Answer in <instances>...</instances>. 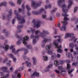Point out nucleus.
I'll return each mask as SVG.
<instances>
[{
	"label": "nucleus",
	"instance_id": "nucleus-10",
	"mask_svg": "<svg viewBox=\"0 0 78 78\" xmlns=\"http://www.w3.org/2000/svg\"><path fill=\"white\" fill-rule=\"evenodd\" d=\"M67 66L66 67V69L67 70H68V73L69 74H71L72 73V72L74 70V69H72L70 71V65L69 64H67Z\"/></svg>",
	"mask_w": 78,
	"mask_h": 78
},
{
	"label": "nucleus",
	"instance_id": "nucleus-36",
	"mask_svg": "<svg viewBox=\"0 0 78 78\" xmlns=\"http://www.w3.org/2000/svg\"><path fill=\"white\" fill-rule=\"evenodd\" d=\"M78 9V7H76L75 8L74 10V13H75L76 12L77 10Z\"/></svg>",
	"mask_w": 78,
	"mask_h": 78
},
{
	"label": "nucleus",
	"instance_id": "nucleus-62",
	"mask_svg": "<svg viewBox=\"0 0 78 78\" xmlns=\"http://www.w3.org/2000/svg\"><path fill=\"white\" fill-rule=\"evenodd\" d=\"M51 58H53V59L55 58V55H52V57Z\"/></svg>",
	"mask_w": 78,
	"mask_h": 78
},
{
	"label": "nucleus",
	"instance_id": "nucleus-27",
	"mask_svg": "<svg viewBox=\"0 0 78 78\" xmlns=\"http://www.w3.org/2000/svg\"><path fill=\"white\" fill-rule=\"evenodd\" d=\"M7 5V3L6 2H4L3 3H1L0 5V7L2 6H6Z\"/></svg>",
	"mask_w": 78,
	"mask_h": 78
},
{
	"label": "nucleus",
	"instance_id": "nucleus-31",
	"mask_svg": "<svg viewBox=\"0 0 78 78\" xmlns=\"http://www.w3.org/2000/svg\"><path fill=\"white\" fill-rule=\"evenodd\" d=\"M26 47L27 48H29V49H31L32 48V46L30 45H27Z\"/></svg>",
	"mask_w": 78,
	"mask_h": 78
},
{
	"label": "nucleus",
	"instance_id": "nucleus-37",
	"mask_svg": "<svg viewBox=\"0 0 78 78\" xmlns=\"http://www.w3.org/2000/svg\"><path fill=\"white\" fill-rule=\"evenodd\" d=\"M24 66H23L22 67H21L19 69L20 71H21V70H23L24 69Z\"/></svg>",
	"mask_w": 78,
	"mask_h": 78
},
{
	"label": "nucleus",
	"instance_id": "nucleus-51",
	"mask_svg": "<svg viewBox=\"0 0 78 78\" xmlns=\"http://www.w3.org/2000/svg\"><path fill=\"white\" fill-rule=\"evenodd\" d=\"M42 17L43 19H45V18L46 17V15H42Z\"/></svg>",
	"mask_w": 78,
	"mask_h": 78
},
{
	"label": "nucleus",
	"instance_id": "nucleus-13",
	"mask_svg": "<svg viewBox=\"0 0 78 78\" xmlns=\"http://www.w3.org/2000/svg\"><path fill=\"white\" fill-rule=\"evenodd\" d=\"M12 10L11 9L9 12V14H8L7 15V19L8 20H9V19L11 18V16L12 15Z\"/></svg>",
	"mask_w": 78,
	"mask_h": 78
},
{
	"label": "nucleus",
	"instance_id": "nucleus-47",
	"mask_svg": "<svg viewBox=\"0 0 78 78\" xmlns=\"http://www.w3.org/2000/svg\"><path fill=\"white\" fill-rule=\"evenodd\" d=\"M14 45H12L11 46V47H10V50H11L12 49H13V48H14Z\"/></svg>",
	"mask_w": 78,
	"mask_h": 78
},
{
	"label": "nucleus",
	"instance_id": "nucleus-5",
	"mask_svg": "<svg viewBox=\"0 0 78 78\" xmlns=\"http://www.w3.org/2000/svg\"><path fill=\"white\" fill-rule=\"evenodd\" d=\"M41 4V2H40L38 3H36L35 2L33 1L32 2V7H33L34 9H36L37 6H39Z\"/></svg>",
	"mask_w": 78,
	"mask_h": 78
},
{
	"label": "nucleus",
	"instance_id": "nucleus-11",
	"mask_svg": "<svg viewBox=\"0 0 78 78\" xmlns=\"http://www.w3.org/2000/svg\"><path fill=\"white\" fill-rule=\"evenodd\" d=\"M15 36L19 39L17 42V44L18 45H20V44H21V41H22V38H21L20 36H18L17 34H16Z\"/></svg>",
	"mask_w": 78,
	"mask_h": 78
},
{
	"label": "nucleus",
	"instance_id": "nucleus-19",
	"mask_svg": "<svg viewBox=\"0 0 78 78\" xmlns=\"http://www.w3.org/2000/svg\"><path fill=\"white\" fill-rule=\"evenodd\" d=\"M53 66V65L52 64H50L47 67L46 69L44 70L45 72H48V70H49V68H50V67H51Z\"/></svg>",
	"mask_w": 78,
	"mask_h": 78
},
{
	"label": "nucleus",
	"instance_id": "nucleus-35",
	"mask_svg": "<svg viewBox=\"0 0 78 78\" xmlns=\"http://www.w3.org/2000/svg\"><path fill=\"white\" fill-rule=\"evenodd\" d=\"M65 62L64 60H61L60 61V63L61 65H62L63 63Z\"/></svg>",
	"mask_w": 78,
	"mask_h": 78
},
{
	"label": "nucleus",
	"instance_id": "nucleus-23",
	"mask_svg": "<svg viewBox=\"0 0 78 78\" xmlns=\"http://www.w3.org/2000/svg\"><path fill=\"white\" fill-rule=\"evenodd\" d=\"M54 65L56 67H58L59 66V62L57 60H55L54 61Z\"/></svg>",
	"mask_w": 78,
	"mask_h": 78
},
{
	"label": "nucleus",
	"instance_id": "nucleus-14",
	"mask_svg": "<svg viewBox=\"0 0 78 78\" xmlns=\"http://www.w3.org/2000/svg\"><path fill=\"white\" fill-rule=\"evenodd\" d=\"M69 47L71 48V49H70V50L71 51V52H73V48L74 47V45L73 43H70L69 44Z\"/></svg>",
	"mask_w": 78,
	"mask_h": 78
},
{
	"label": "nucleus",
	"instance_id": "nucleus-6",
	"mask_svg": "<svg viewBox=\"0 0 78 78\" xmlns=\"http://www.w3.org/2000/svg\"><path fill=\"white\" fill-rule=\"evenodd\" d=\"M14 74L12 75V78H17V76L18 78H21V74L20 73H18V70H16Z\"/></svg>",
	"mask_w": 78,
	"mask_h": 78
},
{
	"label": "nucleus",
	"instance_id": "nucleus-54",
	"mask_svg": "<svg viewBox=\"0 0 78 78\" xmlns=\"http://www.w3.org/2000/svg\"><path fill=\"white\" fill-rule=\"evenodd\" d=\"M72 66H76V63H75V62H73L72 63Z\"/></svg>",
	"mask_w": 78,
	"mask_h": 78
},
{
	"label": "nucleus",
	"instance_id": "nucleus-7",
	"mask_svg": "<svg viewBox=\"0 0 78 78\" xmlns=\"http://www.w3.org/2000/svg\"><path fill=\"white\" fill-rule=\"evenodd\" d=\"M22 50L23 51H25V52L24 54V55H25L28 52V50L27 49H25V48H23L22 49H18L16 52L15 53V54L16 55H17V54H18V51H22Z\"/></svg>",
	"mask_w": 78,
	"mask_h": 78
},
{
	"label": "nucleus",
	"instance_id": "nucleus-46",
	"mask_svg": "<svg viewBox=\"0 0 78 78\" xmlns=\"http://www.w3.org/2000/svg\"><path fill=\"white\" fill-rule=\"evenodd\" d=\"M16 51V49L14 48L12 49V53H14Z\"/></svg>",
	"mask_w": 78,
	"mask_h": 78
},
{
	"label": "nucleus",
	"instance_id": "nucleus-59",
	"mask_svg": "<svg viewBox=\"0 0 78 78\" xmlns=\"http://www.w3.org/2000/svg\"><path fill=\"white\" fill-rule=\"evenodd\" d=\"M23 58L24 60H25L26 59H27V57L26 56H24V57Z\"/></svg>",
	"mask_w": 78,
	"mask_h": 78
},
{
	"label": "nucleus",
	"instance_id": "nucleus-29",
	"mask_svg": "<svg viewBox=\"0 0 78 78\" xmlns=\"http://www.w3.org/2000/svg\"><path fill=\"white\" fill-rule=\"evenodd\" d=\"M26 64L27 65V67H30V66H31V64L30 63L28 62L27 61L26 62Z\"/></svg>",
	"mask_w": 78,
	"mask_h": 78
},
{
	"label": "nucleus",
	"instance_id": "nucleus-60",
	"mask_svg": "<svg viewBox=\"0 0 78 78\" xmlns=\"http://www.w3.org/2000/svg\"><path fill=\"white\" fill-rule=\"evenodd\" d=\"M2 19H4V20H5V17L4 16H2Z\"/></svg>",
	"mask_w": 78,
	"mask_h": 78
},
{
	"label": "nucleus",
	"instance_id": "nucleus-38",
	"mask_svg": "<svg viewBox=\"0 0 78 78\" xmlns=\"http://www.w3.org/2000/svg\"><path fill=\"white\" fill-rule=\"evenodd\" d=\"M22 0H18L17 3L19 5H20L21 4V2H22Z\"/></svg>",
	"mask_w": 78,
	"mask_h": 78
},
{
	"label": "nucleus",
	"instance_id": "nucleus-55",
	"mask_svg": "<svg viewBox=\"0 0 78 78\" xmlns=\"http://www.w3.org/2000/svg\"><path fill=\"white\" fill-rule=\"evenodd\" d=\"M55 74H53L51 75V77H54V76H55Z\"/></svg>",
	"mask_w": 78,
	"mask_h": 78
},
{
	"label": "nucleus",
	"instance_id": "nucleus-8",
	"mask_svg": "<svg viewBox=\"0 0 78 78\" xmlns=\"http://www.w3.org/2000/svg\"><path fill=\"white\" fill-rule=\"evenodd\" d=\"M43 11H44V14L46 13V11H44V9L42 8H41L39 12H37L36 11H33L32 12L34 14H35L36 15H39V14H41Z\"/></svg>",
	"mask_w": 78,
	"mask_h": 78
},
{
	"label": "nucleus",
	"instance_id": "nucleus-22",
	"mask_svg": "<svg viewBox=\"0 0 78 78\" xmlns=\"http://www.w3.org/2000/svg\"><path fill=\"white\" fill-rule=\"evenodd\" d=\"M37 24H34V27H40V23H41V22L39 21H37Z\"/></svg>",
	"mask_w": 78,
	"mask_h": 78
},
{
	"label": "nucleus",
	"instance_id": "nucleus-52",
	"mask_svg": "<svg viewBox=\"0 0 78 78\" xmlns=\"http://www.w3.org/2000/svg\"><path fill=\"white\" fill-rule=\"evenodd\" d=\"M57 58H60V57L61 56V55H60V54H58L57 55Z\"/></svg>",
	"mask_w": 78,
	"mask_h": 78
},
{
	"label": "nucleus",
	"instance_id": "nucleus-9",
	"mask_svg": "<svg viewBox=\"0 0 78 78\" xmlns=\"http://www.w3.org/2000/svg\"><path fill=\"white\" fill-rule=\"evenodd\" d=\"M51 47V44L48 45L46 46V49L47 50H48L47 53L49 55H51L52 53V52L50 50V48Z\"/></svg>",
	"mask_w": 78,
	"mask_h": 78
},
{
	"label": "nucleus",
	"instance_id": "nucleus-63",
	"mask_svg": "<svg viewBox=\"0 0 78 78\" xmlns=\"http://www.w3.org/2000/svg\"><path fill=\"white\" fill-rule=\"evenodd\" d=\"M19 12H21V11H22V9H19Z\"/></svg>",
	"mask_w": 78,
	"mask_h": 78
},
{
	"label": "nucleus",
	"instance_id": "nucleus-25",
	"mask_svg": "<svg viewBox=\"0 0 78 78\" xmlns=\"http://www.w3.org/2000/svg\"><path fill=\"white\" fill-rule=\"evenodd\" d=\"M65 1L64 0H58V5L59 6H60L61 3H62V2H64Z\"/></svg>",
	"mask_w": 78,
	"mask_h": 78
},
{
	"label": "nucleus",
	"instance_id": "nucleus-56",
	"mask_svg": "<svg viewBox=\"0 0 78 78\" xmlns=\"http://www.w3.org/2000/svg\"><path fill=\"white\" fill-rule=\"evenodd\" d=\"M32 22H33V23H34L35 24H36V23H35V20H34L32 21Z\"/></svg>",
	"mask_w": 78,
	"mask_h": 78
},
{
	"label": "nucleus",
	"instance_id": "nucleus-32",
	"mask_svg": "<svg viewBox=\"0 0 78 78\" xmlns=\"http://www.w3.org/2000/svg\"><path fill=\"white\" fill-rule=\"evenodd\" d=\"M55 72L58 74V76H59V74L60 73V71H58V70L56 69L55 70Z\"/></svg>",
	"mask_w": 78,
	"mask_h": 78
},
{
	"label": "nucleus",
	"instance_id": "nucleus-26",
	"mask_svg": "<svg viewBox=\"0 0 78 78\" xmlns=\"http://www.w3.org/2000/svg\"><path fill=\"white\" fill-rule=\"evenodd\" d=\"M9 56L10 57V58H13V61L14 62H16V58H15L14 57V55H12V54H9Z\"/></svg>",
	"mask_w": 78,
	"mask_h": 78
},
{
	"label": "nucleus",
	"instance_id": "nucleus-2",
	"mask_svg": "<svg viewBox=\"0 0 78 78\" xmlns=\"http://www.w3.org/2000/svg\"><path fill=\"white\" fill-rule=\"evenodd\" d=\"M43 32L44 34L38 30H37L35 32V36L34 37V38L33 40V44L34 45L35 44H36V39H37L39 37V35H37V34H39V36L43 38L44 41H42V47H44L45 45V43L46 42L48 41V40L45 39L44 38V37H45V34H48L49 33L48 32L45 30H43Z\"/></svg>",
	"mask_w": 78,
	"mask_h": 78
},
{
	"label": "nucleus",
	"instance_id": "nucleus-39",
	"mask_svg": "<svg viewBox=\"0 0 78 78\" xmlns=\"http://www.w3.org/2000/svg\"><path fill=\"white\" fill-rule=\"evenodd\" d=\"M5 75V73H2V72L0 73V76H2L1 77H2V76H4Z\"/></svg>",
	"mask_w": 78,
	"mask_h": 78
},
{
	"label": "nucleus",
	"instance_id": "nucleus-30",
	"mask_svg": "<svg viewBox=\"0 0 78 78\" xmlns=\"http://www.w3.org/2000/svg\"><path fill=\"white\" fill-rule=\"evenodd\" d=\"M51 8V4L49 5L48 6L45 5V9H47V8Z\"/></svg>",
	"mask_w": 78,
	"mask_h": 78
},
{
	"label": "nucleus",
	"instance_id": "nucleus-24",
	"mask_svg": "<svg viewBox=\"0 0 78 78\" xmlns=\"http://www.w3.org/2000/svg\"><path fill=\"white\" fill-rule=\"evenodd\" d=\"M66 56L67 57H68V58H70V57H72V59L73 57H72V55L71 53H66Z\"/></svg>",
	"mask_w": 78,
	"mask_h": 78
},
{
	"label": "nucleus",
	"instance_id": "nucleus-28",
	"mask_svg": "<svg viewBox=\"0 0 78 78\" xmlns=\"http://www.w3.org/2000/svg\"><path fill=\"white\" fill-rule=\"evenodd\" d=\"M33 63L34 65L36 64V59L35 57H33Z\"/></svg>",
	"mask_w": 78,
	"mask_h": 78
},
{
	"label": "nucleus",
	"instance_id": "nucleus-45",
	"mask_svg": "<svg viewBox=\"0 0 78 78\" xmlns=\"http://www.w3.org/2000/svg\"><path fill=\"white\" fill-rule=\"evenodd\" d=\"M22 8L23 9V10L25 9V5H24V4H23L22 5Z\"/></svg>",
	"mask_w": 78,
	"mask_h": 78
},
{
	"label": "nucleus",
	"instance_id": "nucleus-49",
	"mask_svg": "<svg viewBox=\"0 0 78 78\" xmlns=\"http://www.w3.org/2000/svg\"><path fill=\"white\" fill-rule=\"evenodd\" d=\"M7 59H5L3 61V63H6V62L7 61Z\"/></svg>",
	"mask_w": 78,
	"mask_h": 78
},
{
	"label": "nucleus",
	"instance_id": "nucleus-42",
	"mask_svg": "<svg viewBox=\"0 0 78 78\" xmlns=\"http://www.w3.org/2000/svg\"><path fill=\"white\" fill-rule=\"evenodd\" d=\"M10 70L11 72H13V67H11L10 68Z\"/></svg>",
	"mask_w": 78,
	"mask_h": 78
},
{
	"label": "nucleus",
	"instance_id": "nucleus-53",
	"mask_svg": "<svg viewBox=\"0 0 78 78\" xmlns=\"http://www.w3.org/2000/svg\"><path fill=\"white\" fill-rule=\"evenodd\" d=\"M7 65L8 66H11V64L10 63V62H9V63H7Z\"/></svg>",
	"mask_w": 78,
	"mask_h": 78
},
{
	"label": "nucleus",
	"instance_id": "nucleus-16",
	"mask_svg": "<svg viewBox=\"0 0 78 78\" xmlns=\"http://www.w3.org/2000/svg\"><path fill=\"white\" fill-rule=\"evenodd\" d=\"M73 34L68 33L65 35V38H66L67 37H71L72 36H73Z\"/></svg>",
	"mask_w": 78,
	"mask_h": 78
},
{
	"label": "nucleus",
	"instance_id": "nucleus-58",
	"mask_svg": "<svg viewBox=\"0 0 78 78\" xmlns=\"http://www.w3.org/2000/svg\"><path fill=\"white\" fill-rule=\"evenodd\" d=\"M76 41H77V38H76L74 40V42L75 43L76 42Z\"/></svg>",
	"mask_w": 78,
	"mask_h": 78
},
{
	"label": "nucleus",
	"instance_id": "nucleus-41",
	"mask_svg": "<svg viewBox=\"0 0 78 78\" xmlns=\"http://www.w3.org/2000/svg\"><path fill=\"white\" fill-rule=\"evenodd\" d=\"M66 63H70V61L69 60H67L66 61Z\"/></svg>",
	"mask_w": 78,
	"mask_h": 78
},
{
	"label": "nucleus",
	"instance_id": "nucleus-17",
	"mask_svg": "<svg viewBox=\"0 0 78 78\" xmlns=\"http://www.w3.org/2000/svg\"><path fill=\"white\" fill-rule=\"evenodd\" d=\"M8 68H7V67L6 66H5L4 67H2L1 68V70L3 72H8V70H7Z\"/></svg>",
	"mask_w": 78,
	"mask_h": 78
},
{
	"label": "nucleus",
	"instance_id": "nucleus-20",
	"mask_svg": "<svg viewBox=\"0 0 78 78\" xmlns=\"http://www.w3.org/2000/svg\"><path fill=\"white\" fill-rule=\"evenodd\" d=\"M0 48H5V50H7L8 48H9V46L8 45H5V47L3 45L0 46Z\"/></svg>",
	"mask_w": 78,
	"mask_h": 78
},
{
	"label": "nucleus",
	"instance_id": "nucleus-15",
	"mask_svg": "<svg viewBox=\"0 0 78 78\" xmlns=\"http://www.w3.org/2000/svg\"><path fill=\"white\" fill-rule=\"evenodd\" d=\"M37 76V77H39V73H37V72H35L34 73L31 75V77H33V76Z\"/></svg>",
	"mask_w": 78,
	"mask_h": 78
},
{
	"label": "nucleus",
	"instance_id": "nucleus-18",
	"mask_svg": "<svg viewBox=\"0 0 78 78\" xmlns=\"http://www.w3.org/2000/svg\"><path fill=\"white\" fill-rule=\"evenodd\" d=\"M26 8L27 9V16H30V15H31V13H30V12H29V11L30 10V8L29 7V6H28V5H26Z\"/></svg>",
	"mask_w": 78,
	"mask_h": 78
},
{
	"label": "nucleus",
	"instance_id": "nucleus-1",
	"mask_svg": "<svg viewBox=\"0 0 78 78\" xmlns=\"http://www.w3.org/2000/svg\"><path fill=\"white\" fill-rule=\"evenodd\" d=\"M69 5L68 6V7H66V5L65 4H64L63 5H62V11L63 12L64 14L62 13V16H64V19L63 20H64L63 21H62L61 23H64L63 24V26L61 28V31H66V25H67L68 23L67 22V21L69 20V18H67V16H68V15L66 14L68 12V9L70 8L72 5V2L71 0H69Z\"/></svg>",
	"mask_w": 78,
	"mask_h": 78
},
{
	"label": "nucleus",
	"instance_id": "nucleus-33",
	"mask_svg": "<svg viewBox=\"0 0 78 78\" xmlns=\"http://www.w3.org/2000/svg\"><path fill=\"white\" fill-rule=\"evenodd\" d=\"M43 57L44 58V60H45V61H47L48 60V57H47L46 56H43Z\"/></svg>",
	"mask_w": 78,
	"mask_h": 78
},
{
	"label": "nucleus",
	"instance_id": "nucleus-43",
	"mask_svg": "<svg viewBox=\"0 0 78 78\" xmlns=\"http://www.w3.org/2000/svg\"><path fill=\"white\" fill-rule=\"evenodd\" d=\"M31 30L32 31V34L34 33V32L35 31V30L34 29H31Z\"/></svg>",
	"mask_w": 78,
	"mask_h": 78
},
{
	"label": "nucleus",
	"instance_id": "nucleus-57",
	"mask_svg": "<svg viewBox=\"0 0 78 78\" xmlns=\"http://www.w3.org/2000/svg\"><path fill=\"white\" fill-rule=\"evenodd\" d=\"M57 16L58 17H59V16H60V14H59V13H58L57 14Z\"/></svg>",
	"mask_w": 78,
	"mask_h": 78
},
{
	"label": "nucleus",
	"instance_id": "nucleus-61",
	"mask_svg": "<svg viewBox=\"0 0 78 78\" xmlns=\"http://www.w3.org/2000/svg\"><path fill=\"white\" fill-rule=\"evenodd\" d=\"M76 66H78V61H77L76 63Z\"/></svg>",
	"mask_w": 78,
	"mask_h": 78
},
{
	"label": "nucleus",
	"instance_id": "nucleus-50",
	"mask_svg": "<svg viewBox=\"0 0 78 78\" xmlns=\"http://www.w3.org/2000/svg\"><path fill=\"white\" fill-rule=\"evenodd\" d=\"M15 22V19H13L12 20V24H14Z\"/></svg>",
	"mask_w": 78,
	"mask_h": 78
},
{
	"label": "nucleus",
	"instance_id": "nucleus-34",
	"mask_svg": "<svg viewBox=\"0 0 78 78\" xmlns=\"http://www.w3.org/2000/svg\"><path fill=\"white\" fill-rule=\"evenodd\" d=\"M9 3L10 4V5H11V6H15V4H14V3H13V2H12L11 1L9 2Z\"/></svg>",
	"mask_w": 78,
	"mask_h": 78
},
{
	"label": "nucleus",
	"instance_id": "nucleus-3",
	"mask_svg": "<svg viewBox=\"0 0 78 78\" xmlns=\"http://www.w3.org/2000/svg\"><path fill=\"white\" fill-rule=\"evenodd\" d=\"M15 14L16 15V17L17 19L19 20V21H20V22L19 23L21 25V26H19L17 27V29L18 30V32L17 33H20L21 31V30H19L20 29V28H22L23 26V24L22 23H24L25 22V20L24 19V18L22 17V16H20V15L19 14V13L17 12H16V10H15L14 11Z\"/></svg>",
	"mask_w": 78,
	"mask_h": 78
},
{
	"label": "nucleus",
	"instance_id": "nucleus-12",
	"mask_svg": "<svg viewBox=\"0 0 78 78\" xmlns=\"http://www.w3.org/2000/svg\"><path fill=\"white\" fill-rule=\"evenodd\" d=\"M29 39V38L28 36H26L24 37L23 38V43L25 44V45H26L27 44V41H28Z\"/></svg>",
	"mask_w": 78,
	"mask_h": 78
},
{
	"label": "nucleus",
	"instance_id": "nucleus-44",
	"mask_svg": "<svg viewBox=\"0 0 78 78\" xmlns=\"http://www.w3.org/2000/svg\"><path fill=\"white\" fill-rule=\"evenodd\" d=\"M56 9H57L56 8H55V9L51 11V13H53V12H55V11H56Z\"/></svg>",
	"mask_w": 78,
	"mask_h": 78
},
{
	"label": "nucleus",
	"instance_id": "nucleus-40",
	"mask_svg": "<svg viewBox=\"0 0 78 78\" xmlns=\"http://www.w3.org/2000/svg\"><path fill=\"white\" fill-rule=\"evenodd\" d=\"M71 20V21H73V20H76V18L75 17L73 18H72Z\"/></svg>",
	"mask_w": 78,
	"mask_h": 78
},
{
	"label": "nucleus",
	"instance_id": "nucleus-64",
	"mask_svg": "<svg viewBox=\"0 0 78 78\" xmlns=\"http://www.w3.org/2000/svg\"><path fill=\"white\" fill-rule=\"evenodd\" d=\"M58 42H61V40L59 39H58Z\"/></svg>",
	"mask_w": 78,
	"mask_h": 78
},
{
	"label": "nucleus",
	"instance_id": "nucleus-4",
	"mask_svg": "<svg viewBox=\"0 0 78 78\" xmlns=\"http://www.w3.org/2000/svg\"><path fill=\"white\" fill-rule=\"evenodd\" d=\"M53 45H54L55 46V47L57 48V52L58 53H62V50L61 49L62 48V46L61 45L58 46V44H57V41H55L53 42Z\"/></svg>",
	"mask_w": 78,
	"mask_h": 78
},
{
	"label": "nucleus",
	"instance_id": "nucleus-21",
	"mask_svg": "<svg viewBox=\"0 0 78 78\" xmlns=\"http://www.w3.org/2000/svg\"><path fill=\"white\" fill-rule=\"evenodd\" d=\"M6 29H4L3 31H2V32L3 33H5V36L6 37H8L9 34V32H6Z\"/></svg>",
	"mask_w": 78,
	"mask_h": 78
},
{
	"label": "nucleus",
	"instance_id": "nucleus-48",
	"mask_svg": "<svg viewBox=\"0 0 78 78\" xmlns=\"http://www.w3.org/2000/svg\"><path fill=\"white\" fill-rule=\"evenodd\" d=\"M58 69L59 70H61L62 69V67L60 66L58 67Z\"/></svg>",
	"mask_w": 78,
	"mask_h": 78
}]
</instances>
